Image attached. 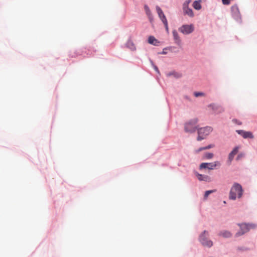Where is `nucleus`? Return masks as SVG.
<instances>
[{"label": "nucleus", "instance_id": "f257e3e1", "mask_svg": "<svg viewBox=\"0 0 257 257\" xmlns=\"http://www.w3.org/2000/svg\"><path fill=\"white\" fill-rule=\"evenodd\" d=\"M243 190L240 184L238 183H234L230 188L229 194V198L231 200H235L237 198L242 197Z\"/></svg>", "mask_w": 257, "mask_h": 257}, {"label": "nucleus", "instance_id": "f03ea898", "mask_svg": "<svg viewBox=\"0 0 257 257\" xmlns=\"http://www.w3.org/2000/svg\"><path fill=\"white\" fill-rule=\"evenodd\" d=\"M212 131V128L210 126L200 128L198 130L197 141H199L204 139Z\"/></svg>", "mask_w": 257, "mask_h": 257}, {"label": "nucleus", "instance_id": "7ed1b4c3", "mask_svg": "<svg viewBox=\"0 0 257 257\" xmlns=\"http://www.w3.org/2000/svg\"><path fill=\"white\" fill-rule=\"evenodd\" d=\"M238 225L240 228V231L237 232L235 234L236 236H238L243 234L245 232H247L251 228H254L256 227V225L254 224H246L241 223L238 224Z\"/></svg>", "mask_w": 257, "mask_h": 257}, {"label": "nucleus", "instance_id": "20e7f679", "mask_svg": "<svg viewBox=\"0 0 257 257\" xmlns=\"http://www.w3.org/2000/svg\"><path fill=\"white\" fill-rule=\"evenodd\" d=\"M198 121L197 118H194L185 124V131L187 133H194L195 132L197 126L196 123Z\"/></svg>", "mask_w": 257, "mask_h": 257}, {"label": "nucleus", "instance_id": "39448f33", "mask_svg": "<svg viewBox=\"0 0 257 257\" xmlns=\"http://www.w3.org/2000/svg\"><path fill=\"white\" fill-rule=\"evenodd\" d=\"M209 235L208 232L204 231L202 234L200 236V241L202 244L207 247H211L213 245V242L211 240L207 239V237Z\"/></svg>", "mask_w": 257, "mask_h": 257}, {"label": "nucleus", "instance_id": "423d86ee", "mask_svg": "<svg viewBox=\"0 0 257 257\" xmlns=\"http://www.w3.org/2000/svg\"><path fill=\"white\" fill-rule=\"evenodd\" d=\"M221 164L219 161H216L212 163H202L199 166L200 169L207 168L209 170H213L216 167H219Z\"/></svg>", "mask_w": 257, "mask_h": 257}, {"label": "nucleus", "instance_id": "0eeeda50", "mask_svg": "<svg viewBox=\"0 0 257 257\" xmlns=\"http://www.w3.org/2000/svg\"><path fill=\"white\" fill-rule=\"evenodd\" d=\"M194 26L191 25H184L179 28V31L184 35H188L193 32Z\"/></svg>", "mask_w": 257, "mask_h": 257}, {"label": "nucleus", "instance_id": "6e6552de", "mask_svg": "<svg viewBox=\"0 0 257 257\" xmlns=\"http://www.w3.org/2000/svg\"><path fill=\"white\" fill-rule=\"evenodd\" d=\"M231 11L232 16L236 20H239L240 18V15L238 8L237 5H233L231 8Z\"/></svg>", "mask_w": 257, "mask_h": 257}, {"label": "nucleus", "instance_id": "1a4fd4ad", "mask_svg": "<svg viewBox=\"0 0 257 257\" xmlns=\"http://www.w3.org/2000/svg\"><path fill=\"white\" fill-rule=\"evenodd\" d=\"M173 39L175 43L179 46L181 45V40L176 30H174L172 31Z\"/></svg>", "mask_w": 257, "mask_h": 257}, {"label": "nucleus", "instance_id": "9d476101", "mask_svg": "<svg viewBox=\"0 0 257 257\" xmlns=\"http://www.w3.org/2000/svg\"><path fill=\"white\" fill-rule=\"evenodd\" d=\"M237 133L241 136H242L244 138H251L252 139L253 138V136L252 133L250 132H245L242 130H238L236 131Z\"/></svg>", "mask_w": 257, "mask_h": 257}, {"label": "nucleus", "instance_id": "9b49d317", "mask_svg": "<svg viewBox=\"0 0 257 257\" xmlns=\"http://www.w3.org/2000/svg\"><path fill=\"white\" fill-rule=\"evenodd\" d=\"M209 106L211 107L212 110L216 113H222L224 111V109L220 106L215 105V104H210Z\"/></svg>", "mask_w": 257, "mask_h": 257}, {"label": "nucleus", "instance_id": "f8f14e48", "mask_svg": "<svg viewBox=\"0 0 257 257\" xmlns=\"http://www.w3.org/2000/svg\"><path fill=\"white\" fill-rule=\"evenodd\" d=\"M239 150V147H235L233 150L229 153L228 156V160L230 163L232 161L234 156L237 153Z\"/></svg>", "mask_w": 257, "mask_h": 257}, {"label": "nucleus", "instance_id": "ddd939ff", "mask_svg": "<svg viewBox=\"0 0 257 257\" xmlns=\"http://www.w3.org/2000/svg\"><path fill=\"white\" fill-rule=\"evenodd\" d=\"M148 43L154 46H159L160 42L154 36H151L148 38Z\"/></svg>", "mask_w": 257, "mask_h": 257}, {"label": "nucleus", "instance_id": "4468645a", "mask_svg": "<svg viewBox=\"0 0 257 257\" xmlns=\"http://www.w3.org/2000/svg\"><path fill=\"white\" fill-rule=\"evenodd\" d=\"M198 179L200 181H204L206 182H209L211 181V178L209 176L205 175L197 174Z\"/></svg>", "mask_w": 257, "mask_h": 257}, {"label": "nucleus", "instance_id": "2eb2a0df", "mask_svg": "<svg viewBox=\"0 0 257 257\" xmlns=\"http://www.w3.org/2000/svg\"><path fill=\"white\" fill-rule=\"evenodd\" d=\"M156 10H157V13H158L160 18L162 20V22H164V20H167V19H166L165 15L164 14L162 10L160 9V7H159L158 6H157L156 7Z\"/></svg>", "mask_w": 257, "mask_h": 257}, {"label": "nucleus", "instance_id": "dca6fc26", "mask_svg": "<svg viewBox=\"0 0 257 257\" xmlns=\"http://www.w3.org/2000/svg\"><path fill=\"white\" fill-rule=\"evenodd\" d=\"M183 9L185 14L191 17H193L194 14L192 9L189 8L188 7H183Z\"/></svg>", "mask_w": 257, "mask_h": 257}, {"label": "nucleus", "instance_id": "f3484780", "mask_svg": "<svg viewBox=\"0 0 257 257\" xmlns=\"http://www.w3.org/2000/svg\"><path fill=\"white\" fill-rule=\"evenodd\" d=\"M126 47L130 49L131 51H135L136 50V46L133 43V42L131 40H128L126 44Z\"/></svg>", "mask_w": 257, "mask_h": 257}, {"label": "nucleus", "instance_id": "a211bd4d", "mask_svg": "<svg viewBox=\"0 0 257 257\" xmlns=\"http://www.w3.org/2000/svg\"><path fill=\"white\" fill-rule=\"evenodd\" d=\"M231 233L227 230L222 231L219 233V235L222 236L225 238L230 237L231 236Z\"/></svg>", "mask_w": 257, "mask_h": 257}, {"label": "nucleus", "instance_id": "6ab92c4d", "mask_svg": "<svg viewBox=\"0 0 257 257\" xmlns=\"http://www.w3.org/2000/svg\"><path fill=\"white\" fill-rule=\"evenodd\" d=\"M200 3H201L200 0L194 1L193 3V8L197 10H200L201 8V6Z\"/></svg>", "mask_w": 257, "mask_h": 257}, {"label": "nucleus", "instance_id": "aec40b11", "mask_svg": "<svg viewBox=\"0 0 257 257\" xmlns=\"http://www.w3.org/2000/svg\"><path fill=\"white\" fill-rule=\"evenodd\" d=\"M168 76H173L174 77L178 78L182 77V74L180 73H178L176 72H173L172 73H170L168 74Z\"/></svg>", "mask_w": 257, "mask_h": 257}, {"label": "nucleus", "instance_id": "412c9836", "mask_svg": "<svg viewBox=\"0 0 257 257\" xmlns=\"http://www.w3.org/2000/svg\"><path fill=\"white\" fill-rule=\"evenodd\" d=\"M213 154L211 153H207L204 155V158L207 159H211L213 157Z\"/></svg>", "mask_w": 257, "mask_h": 257}, {"label": "nucleus", "instance_id": "4be33fe9", "mask_svg": "<svg viewBox=\"0 0 257 257\" xmlns=\"http://www.w3.org/2000/svg\"><path fill=\"white\" fill-rule=\"evenodd\" d=\"M145 11H146V13L147 14V15L149 17H150L151 16V11L149 8V7L145 5Z\"/></svg>", "mask_w": 257, "mask_h": 257}, {"label": "nucleus", "instance_id": "5701e85b", "mask_svg": "<svg viewBox=\"0 0 257 257\" xmlns=\"http://www.w3.org/2000/svg\"><path fill=\"white\" fill-rule=\"evenodd\" d=\"M214 192H215V190H213L206 191L204 194V198H206L210 194H211V193Z\"/></svg>", "mask_w": 257, "mask_h": 257}, {"label": "nucleus", "instance_id": "b1692460", "mask_svg": "<svg viewBox=\"0 0 257 257\" xmlns=\"http://www.w3.org/2000/svg\"><path fill=\"white\" fill-rule=\"evenodd\" d=\"M194 95L195 97H199V96H204V94L202 92H195L194 93Z\"/></svg>", "mask_w": 257, "mask_h": 257}, {"label": "nucleus", "instance_id": "393cba45", "mask_svg": "<svg viewBox=\"0 0 257 257\" xmlns=\"http://www.w3.org/2000/svg\"><path fill=\"white\" fill-rule=\"evenodd\" d=\"M163 24H164V25L165 26V28H166V30L167 32H168V31H169V28H168L167 20H164V22H163Z\"/></svg>", "mask_w": 257, "mask_h": 257}, {"label": "nucleus", "instance_id": "a878e982", "mask_svg": "<svg viewBox=\"0 0 257 257\" xmlns=\"http://www.w3.org/2000/svg\"><path fill=\"white\" fill-rule=\"evenodd\" d=\"M191 0H186L183 4V7H188V5L190 3Z\"/></svg>", "mask_w": 257, "mask_h": 257}, {"label": "nucleus", "instance_id": "bb28decb", "mask_svg": "<svg viewBox=\"0 0 257 257\" xmlns=\"http://www.w3.org/2000/svg\"><path fill=\"white\" fill-rule=\"evenodd\" d=\"M244 154L243 153H240L238 156L237 157H236V160H240L241 158L243 157H244Z\"/></svg>", "mask_w": 257, "mask_h": 257}, {"label": "nucleus", "instance_id": "cd10ccee", "mask_svg": "<svg viewBox=\"0 0 257 257\" xmlns=\"http://www.w3.org/2000/svg\"><path fill=\"white\" fill-rule=\"evenodd\" d=\"M203 150H205L204 147H201L199 149H198V150H195V153H198L199 152H200Z\"/></svg>", "mask_w": 257, "mask_h": 257}, {"label": "nucleus", "instance_id": "c85d7f7f", "mask_svg": "<svg viewBox=\"0 0 257 257\" xmlns=\"http://www.w3.org/2000/svg\"><path fill=\"white\" fill-rule=\"evenodd\" d=\"M214 146L213 145H209L205 147L204 148H205V150H207V149H209L210 148L214 147Z\"/></svg>", "mask_w": 257, "mask_h": 257}, {"label": "nucleus", "instance_id": "c756f323", "mask_svg": "<svg viewBox=\"0 0 257 257\" xmlns=\"http://www.w3.org/2000/svg\"><path fill=\"white\" fill-rule=\"evenodd\" d=\"M155 69L157 72H159L158 68L156 66L155 67Z\"/></svg>", "mask_w": 257, "mask_h": 257}, {"label": "nucleus", "instance_id": "7c9ffc66", "mask_svg": "<svg viewBox=\"0 0 257 257\" xmlns=\"http://www.w3.org/2000/svg\"><path fill=\"white\" fill-rule=\"evenodd\" d=\"M166 53V52H165L164 51L161 53V54H165Z\"/></svg>", "mask_w": 257, "mask_h": 257}, {"label": "nucleus", "instance_id": "2f4dec72", "mask_svg": "<svg viewBox=\"0 0 257 257\" xmlns=\"http://www.w3.org/2000/svg\"><path fill=\"white\" fill-rule=\"evenodd\" d=\"M233 121L234 122H236V119H234V120H233Z\"/></svg>", "mask_w": 257, "mask_h": 257}]
</instances>
